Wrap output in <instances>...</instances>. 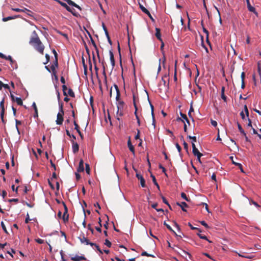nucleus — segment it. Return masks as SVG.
<instances>
[{"mask_svg":"<svg viewBox=\"0 0 261 261\" xmlns=\"http://www.w3.org/2000/svg\"><path fill=\"white\" fill-rule=\"evenodd\" d=\"M15 122H16V129L18 130V132H19V129H18V125H20L21 124V122L20 121L17 120V119H16Z\"/></svg>","mask_w":261,"mask_h":261,"instance_id":"obj_47","label":"nucleus"},{"mask_svg":"<svg viewBox=\"0 0 261 261\" xmlns=\"http://www.w3.org/2000/svg\"><path fill=\"white\" fill-rule=\"evenodd\" d=\"M9 90L10 91V88L8 84H4L1 81H0V90H2V88Z\"/></svg>","mask_w":261,"mask_h":261,"instance_id":"obj_23","label":"nucleus"},{"mask_svg":"<svg viewBox=\"0 0 261 261\" xmlns=\"http://www.w3.org/2000/svg\"><path fill=\"white\" fill-rule=\"evenodd\" d=\"M83 211H84V220L82 223V224L83 225V227L84 228H86V214H85V208L84 207H83Z\"/></svg>","mask_w":261,"mask_h":261,"instance_id":"obj_39","label":"nucleus"},{"mask_svg":"<svg viewBox=\"0 0 261 261\" xmlns=\"http://www.w3.org/2000/svg\"><path fill=\"white\" fill-rule=\"evenodd\" d=\"M62 89H63V95L64 96H67V93L66 92V90L67 89V86L65 85H63L62 86Z\"/></svg>","mask_w":261,"mask_h":261,"instance_id":"obj_36","label":"nucleus"},{"mask_svg":"<svg viewBox=\"0 0 261 261\" xmlns=\"http://www.w3.org/2000/svg\"><path fill=\"white\" fill-rule=\"evenodd\" d=\"M52 51L55 56V60H58V54L55 49H54Z\"/></svg>","mask_w":261,"mask_h":261,"instance_id":"obj_63","label":"nucleus"},{"mask_svg":"<svg viewBox=\"0 0 261 261\" xmlns=\"http://www.w3.org/2000/svg\"><path fill=\"white\" fill-rule=\"evenodd\" d=\"M159 167L160 169L162 170L163 172L165 173L166 176H167V174L166 173V169L161 164L159 165Z\"/></svg>","mask_w":261,"mask_h":261,"instance_id":"obj_49","label":"nucleus"},{"mask_svg":"<svg viewBox=\"0 0 261 261\" xmlns=\"http://www.w3.org/2000/svg\"><path fill=\"white\" fill-rule=\"evenodd\" d=\"M250 204H252L254 205L256 207H259V205L257 204V203L255 201H254L252 200H250Z\"/></svg>","mask_w":261,"mask_h":261,"instance_id":"obj_58","label":"nucleus"},{"mask_svg":"<svg viewBox=\"0 0 261 261\" xmlns=\"http://www.w3.org/2000/svg\"><path fill=\"white\" fill-rule=\"evenodd\" d=\"M192 152L193 154L195 155L197 154L199 151L198 149L196 147L195 144L193 142H192Z\"/></svg>","mask_w":261,"mask_h":261,"instance_id":"obj_21","label":"nucleus"},{"mask_svg":"<svg viewBox=\"0 0 261 261\" xmlns=\"http://www.w3.org/2000/svg\"><path fill=\"white\" fill-rule=\"evenodd\" d=\"M127 145H128V147L129 149V150L134 154H135V148H134V146L132 145V143H131V141H130V137L129 138V139L127 141Z\"/></svg>","mask_w":261,"mask_h":261,"instance_id":"obj_13","label":"nucleus"},{"mask_svg":"<svg viewBox=\"0 0 261 261\" xmlns=\"http://www.w3.org/2000/svg\"><path fill=\"white\" fill-rule=\"evenodd\" d=\"M71 142L72 144V151L74 153H76L79 151V145L77 142H74L73 140Z\"/></svg>","mask_w":261,"mask_h":261,"instance_id":"obj_7","label":"nucleus"},{"mask_svg":"<svg viewBox=\"0 0 261 261\" xmlns=\"http://www.w3.org/2000/svg\"><path fill=\"white\" fill-rule=\"evenodd\" d=\"M102 74L103 75L104 77H105V82L107 83V75H106V71H105V67L104 66H103V72H102Z\"/></svg>","mask_w":261,"mask_h":261,"instance_id":"obj_50","label":"nucleus"},{"mask_svg":"<svg viewBox=\"0 0 261 261\" xmlns=\"http://www.w3.org/2000/svg\"><path fill=\"white\" fill-rule=\"evenodd\" d=\"M29 43L40 54L43 55L44 46L40 40L36 31L32 32Z\"/></svg>","mask_w":261,"mask_h":261,"instance_id":"obj_1","label":"nucleus"},{"mask_svg":"<svg viewBox=\"0 0 261 261\" xmlns=\"http://www.w3.org/2000/svg\"><path fill=\"white\" fill-rule=\"evenodd\" d=\"M244 111L247 117H249V111L246 105L244 106Z\"/></svg>","mask_w":261,"mask_h":261,"instance_id":"obj_60","label":"nucleus"},{"mask_svg":"<svg viewBox=\"0 0 261 261\" xmlns=\"http://www.w3.org/2000/svg\"><path fill=\"white\" fill-rule=\"evenodd\" d=\"M59 109L60 112L57 114V120L56 121L57 124L61 125L63 122V116L64 112L63 111V102H59Z\"/></svg>","mask_w":261,"mask_h":261,"instance_id":"obj_2","label":"nucleus"},{"mask_svg":"<svg viewBox=\"0 0 261 261\" xmlns=\"http://www.w3.org/2000/svg\"><path fill=\"white\" fill-rule=\"evenodd\" d=\"M181 197L182 198L184 199L185 200H186L187 201H189V200H190L187 197L186 194L184 192H182L181 193Z\"/></svg>","mask_w":261,"mask_h":261,"instance_id":"obj_41","label":"nucleus"},{"mask_svg":"<svg viewBox=\"0 0 261 261\" xmlns=\"http://www.w3.org/2000/svg\"><path fill=\"white\" fill-rule=\"evenodd\" d=\"M15 101L19 106H22L23 104V102L21 98L20 97H16L15 98Z\"/></svg>","mask_w":261,"mask_h":261,"instance_id":"obj_31","label":"nucleus"},{"mask_svg":"<svg viewBox=\"0 0 261 261\" xmlns=\"http://www.w3.org/2000/svg\"><path fill=\"white\" fill-rule=\"evenodd\" d=\"M124 106V105L117 106V111L116 112L117 119L119 121L120 120V118H119V117H122L124 115V113H123Z\"/></svg>","mask_w":261,"mask_h":261,"instance_id":"obj_4","label":"nucleus"},{"mask_svg":"<svg viewBox=\"0 0 261 261\" xmlns=\"http://www.w3.org/2000/svg\"><path fill=\"white\" fill-rule=\"evenodd\" d=\"M68 11L71 13L75 17H78L80 16V14L73 8H70V11Z\"/></svg>","mask_w":261,"mask_h":261,"instance_id":"obj_26","label":"nucleus"},{"mask_svg":"<svg viewBox=\"0 0 261 261\" xmlns=\"http://www.w3.org/2000/svg\"><path fill=\"white\" fill-rule=\"evenodd\" d=\"M96 248L97 249V251L99 252L100 253L102 254V251L100 249L99 247L95 243H94V245Z\"/></svg>","mask_w":261,"mask_h":261,"instance_id":"obj_52","label":"nucleus"},{"mask_svg":"<svg viewBox=\"0 0 261 261\" xmlns=\"http://www.w3.org/2000/svg\"><path fill=\"white\" fill-rule=\"evenodd\" d=\"M93 46H94V48H95V50H96V51L97 53V55L98 57L99 58L98 49V48L97 47V45H96L95 42L93 44Z\"/></svg>","mask_w":261,"mask_h":261,"instance_id":"obj_46","label":"nucleus"},{"mask_svg":"<svg viewBox=\"0 0 261 261\" xmlns=\"http://www.w3.org/2000/svg\"><path fill=\"white\" fill-rule=\"evenodd\" d=\"M221 98L225 102H226L227 97L225 95L224 93H221Z\"/></svg>","mask_w":261,"mask_h":261,"instance_id":"obj_64","label":"nucleus"},{"mask_svg":"<svg viewBox=\"0 0 261 261\" xmlns=\"http://www.w3.org/2000/svg\"><path fill=\"white\" fill-rule=\"evenodd\" d=\"M1 226H2V227L3 229V230L5 231V233H7V234H8V231H7V228H6V226H5V224H4V222H3V221H2V222H1Z\"/></svg>","mask_w":261,"mask_h":261,"instance_id":"obj_34","label":"nucleus"},{"mask_svg":"<svg viewBox=\"0 0 261 261\" xmlns=\"http://www.w3.org/2000/svg\"><path fill=\"white\" fill-rule=\"evenodd\" d=\"M197 235L200 239L208 240L207 237L205 236L202 235L200 233H197Z\"/></svg>","mask_w":261,"mask_h":261,"instance_id":"obj_53","label":"nucleus"},{"mask_svg":"<svg viewBox=\"0 0 261 261\" xmlns=\"http://www.w3.org/2000/svg\"><path fill=\"white\" fill-rule=\"evenodd\" d=\"M4 114H5V109L1 110V118L3 122H4Z\"/></svg>","mask_w":261,"mask_h":261,"instance_id":"obj_44","label":"nucleus"},{"mask_svg":"<svg viewBox=\"0 0 261 261\" xmlns=\"http://www.w3.org/2000/svg\"><path fill=\"white\" fill-rule=\"evenodd\" d=\"M79 238L82 243H85L86 245H90L91 246H93L94 243L90 242L87 238L85 237L84 236H83Z\"/></svg>","mask_w":261,"mask_h":261,"instance_id":"obj_5","label":"nucleus"},{"mask_svg":"<svg viewBox=\"0 0 261 261\" xmlns=\"http://www.w3.org/2000/svg\"><path fill=\"white\" fill-rule=\"evenodd\" d=\"M201 25H203V21H201ZM203 31L206 35V41L208 43H210L208 41V31L203 27L202 26Z\"/></svg>","mask_w":261,"mask_h":261,"instance_id":"obj_25","label":"nucleus"},{"mask_svg":"<svg viewBox=\"0 0 261 261\" xmlns=\"http://www.w3.org/2000/svg\"><path fill=\"white\" fill-rule=\"evenodd\" d=\"M114 86L116 91V100L117 101H118L121 100L120 99V90L119 89L118 86L116 84H114Z\"/></svg>","mask_w":261,"mask_h":261,"instance_id":"obj_10","label":"nucleus"},{"mask_svg":"<svg viewBox=\"0 0 261 261\" xmlns=\"http://www.w3.org/2000/svg\"><path fill=\"white\" fill-rule=\"evenodd\" d=\"M35 241L38 244H42L44 243V240L38 238L35 240Z\"/></svg>","mask_w":261,"mask_h":261,"instance_id":"obj_55","label":"nucleus"},{"mask_svg":"<svg viewBox=\"0 0 261 261\" xmlns=\"http://www.w3.org/2000/svg\"><path fill=\"white\" fill-rule=\"evenodd\" d=\"M139 7L143 12H144L146 14H149V11L140 3H139Z\"/></svg>","mask_w":261,"mask_h":261,"instance_id":"obj_24","label":"nucleus"},{"mask_svg":"<svg viewBox=\"0 0 261 261\" xmlns=\"http://www.w3.org/2000/svg\"><path fill=\"white\" fill-rule=\"evenodd\" d=\"M4 102H5V100H4V98H3L2 99V100L0 102V108H1V110L5 109Z\"/></svg>","mask_w":261,"mask_h":261,"instance_id":"obj_45","label":"nucleus"},{"mask_svg":"<svg viewBox=\"0 0 261 261\" xmlns=\"http://www.w3.org/2000/svg\"><path fill=\"white\" fill-rule=\"evenodd\" d=\"M45 58H46V62L44 63V64H47L48 62H49V61L50 60V57H49V55L46 54Z\"/></svg>","mask_w":261,"mask_h":261,"instance_id":"obj_54","label":"nucleus"},{"mask_svg":"<svg viewBox=\"0 0 261 261\" xmlns=\"http://www.w3.org/2000/svg\"><path fill=\"white\" fill-rule=\"evenodd\" d=\"M110 61L113 67L115 66V59L113 53L112 51H110Z\"/></svg>","mask_w":261,"mask_h":261,"instance_id":"obj_20","label":"nucleus"},{"mask_svg":"<svg viewBox=\"0 0 261 261\" xmlns=\"http://www.w3.org/2000/svg\"><path fill=\"white\" fill-rule=\"evenodd\" d=\"M30 220H31L30 219L29 214L28 213H27V214L26 215V218H25V223H28Z\"/></svg>","mask_w":261,"mask_h":261,"instance_id":"obj_57","label":"nucleus"},{"mask_svg":"<svg viewBox=\"0 0 261 261\" xmlns=\"http://www.w3.org/2000/svg\"><path fill=\"white\" fill-rule=\"evenodd\" d=\"M84 46H85V49H86V51L87 52V53L89 55V69L90 70H92V63H91V60H90V50H89V49L88 48L86 43L85 42H84Z\"/></svg>","mask_w":261,"mask_h":261,"instance_id":"obj_8","label":"nucleus"},{"mask_svg":"<svg viewBox=\"0 0 261 261\" xmlns=\"http://www.w3.org/2000/svg\"><path fill=\"white\" fill-rule=\"evenodd\" d=\"M194 112V109H193V108L192 106L191 105V107H190V110H189V112H188V115H189V116L190 118H191L192 119V120H193V121H194V119H193V118H192V115H191V113H192V112Z\"/></svg>","mask_w":261,"mask_h":261,"instance_id":"obj_35","label":"nucleus"},{"mask_svg":"<svg viewBox=\"0 0 261 261\" xmlns=\"http://www.w3.org/2000/svg\"><path fill=\"white\" fill-rule=\"evenodd\" d=\"M12 18L11 17V16H9V17H4L2 20L3 21L6 22L8 20H12Z\"/></svg>","mask_w":261,"mask_h":261,"instance_id":"obj_56","label":"nucleus"},{"mask_svg":"<svg viewBox=\"0 0 261 261\" xmlns=\"http://www.w3.org/2000/svg\"><path fill=\"white\" fill-rule=\"evenodd\" d=\"M32 107L34 108V111H35V114H34V118H37L38 117V109L36 105V103L34 102L32 104Z\"/></svg>","mask_w":261,"mask_h":261,"instance_id":"obj_19","label":"nucleus"},{"mask_svg":"<svg viewBox=\"0 0 261 261\" xmlns=\"http://www.w3.org/2000/svg\"><path fill=\"white\" fill-rule=\"evenodd\" d=\"M141 255L142 256H146L148 257H155V256L153 255L149 254L146 251H143L141 253Z\"/></svg>","mask_w":261,"mask_h":261,"instance_id":"obj_33","label":"nucleus"},{"mask_svg":"<svg viewBox=\"0 0 261 261\" xmlns=\"http://www.w3.org/2000/svg\"><path fill=\"white\" fill-rule=\"evenodd\" d=\"M176 63H177V61L175 62V70H174V80L175 81H176L177 80V76H176V74H177Z\"/></svg>","mask_w":261,"mask_h":261,"instance_id":"obj_42","label":"nucleus"},{"mask_svg":"<svg viewBox=\"0 0 261 261\" xmlns=\"http://www.w3.org/2000/svg\"><path fill=\"white\" fill-rule=\"evenodd\" d=\"M133 104H134V106L135 108V110L138 111V108H137L136 100V96L134 94L133 95Z\"/></svg>","mask_w":261,"mask_h":261,"instance_id":"obj_40","label":"nucleus"},{"mask_svg":"<svg viewBox=\"0 0 261 261\" xmlns=\"http://www.w3.org/2000/svg\"><path fill=\"white\" fill-rule=\"evenodd\" d=\"M58 67V61L55 60L54 64L51 66L50 69L52 71L53 74H55V71H57L56 69Z\"/></svg>","mask_w":261,"mask_h":261,"instance_id":"obj_9","label":"nucleus"},{"mask_svg":"<svg viewBox=\"0 0 261 261\" xmlns=\"http://www.w3.org/2000/svg\"><path fill=\"white\" fill-rule=\"evenodd\" d=\"M8 201L9 202H17L18 201V199L17 198H13V199H8Z\"/></svg>","mask_w":261,"mask_h":261,"instance_id":"obj_62","label":"nucleus"},{"mask_svg":"<svg viewBox=\"0 0 261 261\" xmlns=\"http://www.w3.org/2000/svg\"><path fill=\"white\" fill-rule=\"evenodd\" d=\"M56 1L60 4L62 7L65 8L67 11H70V7H69L66 3H63L60 0H56Z\"/></svg>","mask_w":261,"mask_h":261,"instance_id":"obj_17","label":"nucleus"},{"mask_svg":"<svg viewBox=\"0 0 261 261\" xmlns=\"http://www.w3.org/2000/svg\"><path fill=\"white\" fill-rule=\"evenodd\" d=\"M247 4V8L249 11L253 12L254 13L257 14V13L255 11V9L254 7H252L249 2V0H246Z\"/></svg>","mask_w":261,"mask_h":261,"instance_id":"obj_14","label":"nucleus"},{"mask_svg":"<svg viewBox=\"0 0 261 261\" xmlns=\"http://www.w3.org/2000/svg\"><path fill=\"white\" fill-rule=\"evenodd\" d=\"M188 137L189 139L192 140V141H193L192 142H193L194 143V142H196L197 141V139H196V137L195 136L192 137L191 136H188Z\"/></svg>","mask_w":261,"mask_h":261,"instance_id":"obj_51","label":"nucleus"},{"mask_svg":"<svg viewBox=\"0 0 261 261\" xmlns=\"http://www.w3.org/2000/svg\"><path fill=\"white\" fill-rule=\"evenodd\" d=\"M155 35L157 39L160 41L162 42V39L161 38V30L159 28H155Z\"/></svg>","mask_w":261,"mask_h":261,"instance_id":"obj_12","label":"nucleus"},{"mask_svg":"<svg viewBox=\"0 0 261 261\" xmlns=\"http://www.w3.org/2000/svg\"><path fill=\"white\" fill-rule=\"evenodd\" d=\"M71 259L73 261H80L81 260H85L86 258L83 256L76 255L75 256L71 257Z\"/></svg>","mask_w":261,"mask_h":261,"instance_id":"obj_15","label":"nucleus"},{"mask_svg":"<svg viewBox=\"0 0 261 261\" xmlns=\"http://www.w3.org/2000/svg\"><path fill=\"white\" fill-rule=\"evenodd\" d=\"M164 224L167 227V228L171 231H172L174 234H175L176 236H178V235L176 233V232L172 229L171 227L168 224L166 221H164Z\"/></svg>","mask_w":261,"mask_h":261,"instance_id":"obj_27","label":"nucleus"},{"mask_svg":"<svg viewBox=\"0 0 261 261\" xmlns=\"http://www.w3.org/2000/svg\"><path fill=\"white\" fill-rule=\"evenodd\" d=\"M84 171V161L82 159H81L80 161L79 167L77 169V171L78 172H82Z\"/></svg>","mask_w":261,"mask_h":261,"instance_id":"obj_11","label":"nucleus"},{"mask_svg":"<svg viewBox=\"0 0 261 261\" xmlns=\"http://www.w3.org/2000/svg\"><path fill=\"white\" fill-rule=\"evenodd\" d=\"M6 60H9V61H10L12 67L13 68H14V67H13V64H16L15 61L13 60V59L11 57V56H9L8 57H7Z\"/></svg>","mask_w":261,"mask_h":261,"instance_id":"obj_30","label":"nucleus"},{"mask_svg":"<svg viewBox=\"0 0 261 261\" xmlns=\"http://www.w3.org/2000/svg\"><path fill=\"white\" fill-rule=\"evenodd\" d=\"M232 164L236 165L237 166H238L240 168V169L242 172H243V173L244 172L243 169L242 165L240 163H236V162H234L233 161H232Z\"/></svg>","mask_w":261,"mask_h":261,"instance_id":"obj_28","label":"nucleus"},{"mask_svg":"<svg viewBox=\"0 0 261 261\" xmlns=\"http://www.w3.org/2000/svg\"><path fill=\"white\" fill-rule=\"evenodd\" d=\"M151 176V177L152 179V181L154 183V184L158 187V188L159 189L160 187H159V184H158V182L156 181V180L155 179V176L153 174H151V176Z\"/></svg>","mask_w":261,"mask_h":261,"instance_id":"obj_29","label":"nucleus"},{"mask_svg":"<svg viewBox=\"0 0 261 261\" xmlns=\"http://www.w3.org/2000/svg\"><path fill=\"white\" fill-rule=\"evenodd\" d=\"M93 60L94 61V63L95 64V66H94V69L96 72V74H97V71L98 70V68L96 66V60H95V56L94 55V54L93 53Z\"/></svg>","mask_w":261,"mask_h":261,"instance_id":"obj_37","label":"nucleus"},{"mask_svg":"<svg viewBox=\"0 0 261 261\" xmlns=\"http://www.w3.org/2000/svg\"><path fill=\"white\" fill-rule=\"evenodd\" d=\"M62 204H63L64 208V212L63 213L62 219L64 222L65 223L68 221L69 219V215L68 214V208L64 201H62Z\"/></svg>","mask_w":261,"mask_h":261,"instance_id":"obj_3","label":"nucleus"},{"mask_svg":"<svg viewBox=\"0 0 261 261\" xmlns=\"http://www.w3.org/2000/svg\"><path fill=\"white\" fill-rule=\"evenodd\" d=\"M85 166H86V173L88 174H89L90 173V166L88 164H85Z\"/></svg>","mask_w":261,"mask_h":261,"instance_id":"obj_38","label":"nucleus"},{"mask_svg":"<svg viewBox=\"0 0 261 261\" xmlns=\"http://www.w3.org/2000/svg\"><path fill=\"white\" fill-rule=\"evenodd\" d=\"M12 10L14 11L17 12H29L32 13V11L27 8H24L23 9H20L19 8H12Z\"/></svg>","mask_w":261,"mask_h":261,"instance_id":"obj_18","label":"nucleus"},{"mask_svg":"<svg viewBox=\"0 0 261 261\" xmlns=\"http://www.w3.org/2000/svg\"><path fill=\"white\" fill-rule=\"evenodd\" d=\"M183 145H184V149H186L187 151H188V144L184 140V142H183Z\"/></svg>","mask_w":261,"mask_h":261,"instance_id":"obj_61","label":"nucleus"},{"mask_svg":"<svg viewBox=\"0 0 261 261\" xmlns=\"http://www.w3.org/2000/svg\"><path fill=\"white\" fill-rule=\"evenodd\" d=\"M105 244L107 245L108 247H111L112 244L111 242H110L108 240L106 239L105 240Z\"/></svg>","mask_w":261,"mask_h":261,"instance_id":"obj_48","label":"nucleus"},{"mask_svg":"<svg viewBox=\"0 0 261 261\" xmlns=\"http://www.w3.org/2000/svg\"><path fill=\"white\" fill-rule=\"evenodd\" d=\"M177 204L181 207V210L184 212H187V210L185 209V207H188V204L185 202H182L180 203L177 202Z\"/></svg>","mask_w":261,"mask_h":261,"instance_id":"obj_16","label":"nucleus"},{"mask_svg":"<svg viewBox=\"0 0 261 261\" xmlns=\"http://www.w3.org/2000/svg\"><path fill=\"white\" fill-rule=\"evenodd\" d=\"M136 177H137L138 179L140 181L141 185L142 187H145V180L142 175L140 174L137 173H136Z\"/></svg>","mask_w":261,"mask_h":261,"instance_id":"obj_6","label":"nucleus"},{"mask_svg":"<svg viewBox=\"0 0 261 261\" xmlns=\"http://www.w3.org/2000/svg\"><path fill=\"white\" fill-rule=\"evenodd\" d=\"M180 115L182 119L184 120V121L185 120L188 125L190 124V121H189V119H188L187 115L186 114H184L180 112Z\"/></svg>","mask_w":261,"mask_h":261,"instance_id":"obj_22","label":"nucleus"},{"mask_svg":"<svg viewBox=\"0 0 261 261\" xmlns=\"http://www.w3.org/2000/svg\"><path fill=\"white\" fill-rule=\"evenodd\" d=\"M188 225L190 227V228L192 229V230H198L199 231V232H201V231L197 227H194L192 225V224L189 222L188 223Z\"/></svg>","mask_w":261,"mask_h":261,"instance_id":"obj_43","label":"nucleus"},{"mask_svg":"<svg viewBox=\"0 0 261 261\" xmlns=\"http://www.w3.org/2000/svg\"><path fill=\"white\" fill-rule=\"evenodd\" d=\"M69 95L70 97H75V94H74V92L73 91V90L71 89V88H69L68 89V94L67 95Z\"/></svg>","mask_w":261,"mask_h":261,"instance_id":"obj_32","label":"nucleus"},{"mask_svg":"<svg viewBox=\"0 0 261 261\" xmlns=\"http://www.w3.org/2000/svg\"><path fill=\"white\" fill-rule=\"evenodd\" d=\"M74 125L75 126V129H76V131H78L80 130V126L77 124V123L75 121H74Z\"/></svg>","mask_w":261,"mask_h":261,"instance_id":"obj_59","label":"nucleus"}]
</instances>
